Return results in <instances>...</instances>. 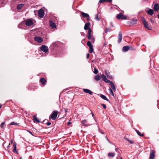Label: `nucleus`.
Returning a JSON list of instances; mask_svg holds the SVG:
<instances>
[{"mask_svg":"<svg viewBox=\"0 0 159 159\" xmlns=\"http://www.w3.org/2000/svg\"><path fill=\"white\" fill-rule=\"evenodd\" d=\"M153 9L155 11H157L159 10V4H155L154 6Z\"/></svg>","mask_w":159,"mask_h":159,"instance_id":"21","label":"nucleus"},{"mask_svg":"<svg viewBox=\"0 0 159 159\" xmlns=\"http://www.w3.org/2000/svg\"><path fill=\"white\" fill-rule=\"evenodd\" d=\"M118 150H119V149L118 148H116V151H117Z\"/></svg>","mask_w":159,"mask_h":159,"instance_id":"53","label":"nucleus"},{"mask_svg":"<svg viewBox=\"0 0 159 159\" xmlns=\"http://www.w3.org/2000/svg\"><path fill=\"white\" fill-rule=\"evenodd\" d=\"M91 111V114L92 116L93 117V118L94 119V114L93 113V112Z\"/></svg>","mask_w":159,"mask_h":159,"instance_id":"44","label":"nucleus"},{"mask_svg":"<svg viewBox=\"0 0 159 159\" xmlns=\"http://www.w3.org/2000/svg\"><path fill=\"white\" fill-rule=\"evenodd\" d=\"M108 155L109 157H113L115 156V153H114L110 152L108 154Z\"/></svg>","mask_w":159,"mask_h":159,"instance_id":"31","label":"nucleus"},{"mask_svg":"<svg viewBox=\"0 0 159 159\" xmlns=\"http://www.w3.org/2000/svg\"><path fill=\"white\" fill-rule=\"evenodd\" d=\"M18 124L14 122H11L10 124V125H17Z\"/></svg>","mask_w":159,"mask_h":159,"instance_id":"38","label":"nucleus"},{"mask_svg":"<svg viewBox=\"0 0 159 159\" xmlns=\"http://www.w3.org/2000/svg\"><path fill=\"white\" fill-rule=\"evenodd\" d=\"M34 40L39 43H41L43 41V39L41 37L38 36L35 37Z\"/></svg>","mask_w":159,"mask_h":159,"instance_id":"9","label":"nucleus"},{"mask_svg":"<svg viewBox=\"0 0 159 159\" xmlns=\"http://www.w3.org/2000/svg\"><path fill=\"white\" fill-rule=\"evenodd\" d=\"M109 85L111 87V89L113 90L115 92L116 90V88L113 82H110V83H109Z\"/></svg>","mask_w":159,"mask_h":159,"instance_id":"14","label":"nucleus"},{"mask_svg":"<svg viewBox=\"0 0 159 159\" xmlns=\"http://www.w3.org/2000/svg\"><path fill=\"white\" fill-rule=\"evenodd\" d=\"M21 158H22V157H20V159H21Z\"/></svg>","mask_w":159,"mask_h":159,"instance_id":"60","label":"nucleus"},{"mask_svg":"<svg viewBox=\"0 0 159 159\" xmlns=\"http://www.w3.org/2000/svg\"><path fill=\"white\" fill-rule=\"evenodd\" d=\"M87 20H89V17H87Z\"/></svg>","mask_w":159,"mask_h":159,"instance_id":"55","label":"nucleus"},{"mask_svg":"<svg viewBox=\"0 0 159 159\" xmlns=\"http://www.w3.org/2000/svg\"><path fill=\"white\" fill-rule=\"evenodd\" d=\"M116 18L118 19L126 20L127 17L126 16L122 15L121 13L116 16Z\"/></svg>","mask_w":159,"mask_h":159,"instance_id":"4","label":"nucleus"},{"mask_svg":"<svg viewBox=\"0 0 159 159\" xmlns=\"http://www.w3.org/2000/svg\"><path fill=\"white\" fill-rule=\"evenodd\" d=\"M129 49V47L128 46H124L123 47L122 51L123 52H126Z\"/></svg>","mask_w":159,"mask_h":159,"instance_id":"19","label":"nucleus"},{"mask_svg":"<svg viewBox=\"0 0 159 159\" xmlns=\"http://www.w3.org/2000/svg\"><path fill=\"white\" fill-rule=\"evenodd\" d=\"M111 25L112 26V27H114L113 25V24H112V22H111Z\"/></svg>","mask_w":159,"mask_h":159,"instance_id":"51","label":"nucleus"},{"mask_svg":"<svg viewBox=\"0 0 159 159\" xmlns=\"http://www.w3.org/2000/svg\"><path fill=\"white\" fill-rule=\"evenodd\" d=\"M33 120L34 122H37V123L40 122L35 116H33Z\"/></svg>","mask_w":159,"mask_h":159,"instance_id":"28","label":"nucleus"},{"mask_svg":"<svg viewBox=\"0 0 159 159\" xmlns=\"http://www.w3.org/2000/svg\"><path fill=\"white\" fill-rule=\"evenodd\" d=\"M136 131L137 134L140 136H144V134H141L140 132L137 130H136Z\"/></svg>","mask_w":159,"mask_h":159,"instance_id":"30","label":"nucleus"},{"mask_svg":"<svg viewBox=\"0 0 159 159\" xmlns=\"http://www.w3.org/2000/svg\"><path fill=\"white\" fill-rule=\"evenodd\" d=\"M5 122H2L0 125V127L1 128H2L3 127L4 125L5 124Z\"/></svg>","mask_w":159,"mask_h":159,"instance_id":"39","label":"nucleus"},{"mask_svg":"<svg viewBox=\"0 0 159 159\" xmlns=\"http://www.w3.org/2000/svg\"><path fill=\"white\" fill-rule=\"evenodd\" d=\"M93 73L95 74H97V73H98V70L96 69V68H94V71H93Z\"/></svg>","mask_w":159,"mask_h":159,"instance_id":"34","label":"nucleus"},{"mask_svg":"<svg viewBox=\"0 0 159 159\" xmlns=\"http://www.w3.org/2000/svg\"><path fill=\"white\" fill-rule=\"evenodd\" d=\"M106 138H107V140H108V141L109 142V143H111L110 141L107 138V137H106Z\"/></svg>","mask_w":159,"mask_h":159,"instance_id":"49","label":"nucleus"},{"mask_svg":"<svg viewBox=\"0 0 159 159\" xmlns=\"http://www.w3.org/2000/svg\"><path fill=\"white\" fill-rule=\"evenodd\" d=\"M101 105L103 107V108H104L105 109H106V105L104 104H102Z\"/></svg>","mask_w":159,"mask_h":159,"instance_id":"41","label":"nucleus"},{"mask_svg":"<svg viewBox=\"0 0 159 159\" xmlns=\"http://www.w3.org/2000/svg\"><path fill=\"white\" fill-rule=\"evenodd\" d=\"M11 144H12V143H13V140H12V139H11Z\"/></svg>","mask_w":159,"mask_h":159,"instance_id":"52","label":"nucleus"},{"mask_svg":"<svg viewBox=\"0 0 159 159\" xmlns=\"http://www.w3.org/2000/svg\"><path fill=\"white\" fill-rule=\"evenodd\" d=\"M143 23L145 27L149 30H151L152 27L148 24L144 19L143 20Z\"/></svg>","mask_w":159,"mask_h":159,"instance_id":"2","label":"nucleus"},{"mask_svg":"<svg viewBox=\"0 0 159 159\" xmlns=\"http://www.w3.org/2000/svg\"><path fill=\"white\" fill-rule=\"evenodd\" d=\"M100 132L101 134H104V132H103L102 131L100 130Z\"/></svg>","mask_w":159,"mask_h":159,"instance_id":"47","label":"nucleus"},{"mask_svg":"<svg viewBox=\"0 0 159 159\" xmlns=\"http://www.w3.org/2000/svg\"><path fill=\"white\" fill-rule=\"evenodd\" d=\"M147 12L149 15H152L154 13V11L152 9H149L148 10Z\"/></svg>","mask_w":159,"mask_h":159,"instance_id":"25","label":"nucleus"},{"mask_svg":"<svg viewBox=\"0 0 159 159\" xmlns=\"http://www.w3.org/2000/svg\"><path fill=\"white\" fill-rule=\"evenodd\" d=\"M25 24L27 26H30L33 24V20L31 19H29L25 21Z\"/></svg>","mask_w":159,"mask_h":159,"instance_id":"8","label":"nucleus"},{"mask_svg":"<svg viewBox=\"0 0 159 159\" xmlns=\"http://www.w3.org/2000/svg\"><path fill=\"white\" fill-rule=\"evenodd\" d=\"M98 95L99 96H100L101 98H102V99L106 100L107 101H109V100L105 95L101 94H98Z\"/></svg>","mask_w":159,"mask_h":159,"instance_id":"16","label":"nucleus"},{"mask_svg":"<svg viewBox=\"0 0 159 159\" xmlns=\"http://www.w3.org/2000/svg\"><path fill=\"white\" fill-rule=\"evenodd\" d=\"M90 24L89 22H88L85 24L84 29L85 30H87L89 29V26L90 25Z\"/></svg>","mask_w":159,"mask_h":159,"instance_id":"22","label":"nucleus"},{"mask_svg":"<svg viewBox=\"0 0 159 159\" xmlns=\"http://www.w3.org/2000/svg\"><path fill=\"white\" fill-rule=\"evenodd\" d=\"M13 146L14 148L13 150V152L16 153V154H18V152L16 151V144L15 142H14L13 143Z\"/></svg>","mask_w":159,"mask_h":159,"instance_id":"20","label":"nucleus"},{"mask_svg":"<svg viewBox=\"0 0 159 159\" xmlns=\"http://www.w3.org/2000/svg\"><path fill=\"white\" fill-rule=\"evenodd\" d=\"M83 90L85 93H88L90 94H92L93 93V92L90 90L89 89H84Z\"/></svg>","mask_w":159,"mask_h":159,"instance_id":"17","label":"nucleus"},{"mask_svg":"<svg viewBox=\"0 0 159 159\" xmlns=\"http://www.w3.org/2000/svg\"><path fill=\"white\" fill-rule=\"evenodd\" d=\"M87 45L89 48V52L90 53H92L93 51V45L91 43L90 41H89L87 42Z\"/></svg>","mask_w":159,"mask_h":159,"instance_id":"7","label":"nucleus"},{"mask_svg":"<svg viewBox=\"0 0 159 159\" xmlns=\"http://www.w3.org/2000/svg\"><path fill=\"white\" fill-rule=\"evenodd\" d=\"M149 21L151 22L152 24H153L154 23L155 21V20L154 19H151L149 20Z\"/></svg>","mask_w":159,"mask_h":159,"instance_id":"33","label":"nucleus"},{"mask_svg":"<svg viewBox=\"0 0 159 159\" xmlns=\"http://www.w3.org/2000/svg\"><path fill=\"white\" fill-rule=\"evenodd\" d=\"M49 24L50 26L52 28L54 29L56 27V25L55 23L52 20L49 21Z\"/></svg>","mask_w":159,"mask_h":159,"instance_id":"15","label":"nucleus"},{"mask_svg":"<svg viewBox=\"0 0 159 159\" xmlns=\"http://www.w3.org/2000/svg\"><path fill=\"white\" fill-rule=\"evenodd\" d=\"M89 57V53H88L87 55V59H88Z\"/></svg>","mask_w":159,"mask_h":159,"instance_id":"46","label":"nucleus"},{"mask_svg":"<svg viewBox=\"0 0 159 159\" xmlns=\"http://www.w3.org/2000/svg\"><path fill=\"white\" fill-rule=\"evenodd\" d=\"M47 125L48 126H49L51 125V123L50 122H48L46 123Z\"/></svg>","mask_w":159,"mask_h":159,"instance_id":"43","label":"nucleus"},{"mask_svg":"<svg viewBox=\"0 0 159 159\" xmlns=\"http://www.w3.org/2000/svg\"><path fill=\"white\" fill-rule=\"evenodd\" d=\"M101 78V75H96L94 78V79L97 81H99Z\"/></svg>","mask_w":159,"mask_h":159,"instance_id":"23","label":"nucleus"},{"mask_svg":"<svg viewBox=\"0 0 159 159\" xmlns=\"http://www.w3.org/2000/svg\"><path fill=\"white\" fill-rule=\"evenodd\" d=\"M44 14V11L43 9H40L38 11V15L40 17H43Z\"/></svg>","mask_w":159,"mask_h":159,"instance_id":"6","label":"nucleus"},{"mask_svg":"<svg viewBox=\"0 0 159 159\" xmlns=\"http://www.w3.org/2000/svg\"><path fill=\"white\" fill-rule=\"evenodd\" d=\"M109 91H110V93L111 94L112 96H113L114 97V95L113 92V91H112V89H111V88H110V89H109Z\"/></svg>","mask_w":159,"mask_h":159,"instance_id":"32","label":"nucleus"},{"mask_svg":"<svg viewBox=\"0 0 159 159\" xmlns=\"http://www.w3.org/2000/svg\"><path fill=\"white\" fill-rule=\"evenodd\" d=\"M120 159H122V158L121 157L120 158Z\"/></svg>","mask_w":159,"mask_h":159,"instance_id":"59","label":"nucleus"},{"mask_svg":"<svg viewBox=\"0 0 159 159\" xmlns=\"http://www.w3.org/2000/svg\"><path fill=\"white\" fill-rule=\"evenodd\" d=\"M106 1V0H100L99 2L100 3H103Z\"/></svg>","mask_w":159,"mask_h":159,"instance_id":"40","label":"nucleus"},{"mask_svg":"<svg viewBox=\"0 0 159 159\" xmlns=\"http://www.w3.org/2000/svg\"><path fill=\"white\" fill-rule=\"evenodd\" d=\"M157 16H158V18H159V15H157Z\"/></svg>","mask_w":159,"mask_h":159,"instance_id":"56","label":"nucleus"},{"mask_svg":"<svg viewBox=\"0 0 159 159\" xmlns=\"http://www.w3.org/2000/svg\"><path fill=\"white\" fill-rule=\"evenodd\" d=\"M109 72L107 70L105 71V74L107 75V77L109 79H112V76L110 75Z\"/></svg>","mask_w":159,"mask_h":159,"instance_id":"26","label":"nucleus"},{"mask_svg":"<svg viewBox=\"0 0 159 159\" xmlns=\"http://www.w3.org/2000/svg\"><path fill=\"white\" fill-rule=\"evenodd\" d=\"M67 110H68V109H66L65 110V112L66 113L67 111Z\"/></svg>","mask_w":159,"mask_h":159,"instance_id":"50","label":"nucleus"},{"mask_svg":"<svg viewBox=\"0 0 159 159\" xmlns=\"http://www.w3.org/2000/svg\"><path fill=\"white\" fill-rule=\"evenodd\" d=\"M155 152L153 150H151L150 154V159H153L155 157Z\"/></svg>","mask_w":159,"mask_h":159,"instance_id":"11","label":"nucleus"},{"mask_svg":"<svg viewBox=\"0 0 159 159\" xmlns=\"http://www.w3.org/2000/svg\"><path fill=\"white\" fill-rule=\"evenodd\" d=\"M95 19H96L98 21H99L100 20V18L98 17V14H97L95 16Z\"/></svg>","mask_w":159,"mask_h":159,"instance_id":"36","label":"nucleus"},{"mask_svg":"<svg viewBox=\"0 0 159 159\" xmlns=\"http://www.w3.org/2000/svg\"><path fill=\"white\" fill-rule=\"evenodd\" d=\"M28 132H29L30 134H31L32 135V133L30 131V130H28Z\"/></svg>","mask_w":159,"mask_h":159,"instance_id":"48","label":"nucleus"},{"mask_svg":"<svg viewBox=\"0 0 159 159\" xmlns=\"http://www.w3.org/2000/svg\"><path fill=\"white\" fill-rule=\"evenodd\" d=\"M88 30V35L87 36V38L88 39L90 40L93 43L94 42V39L93 37V36L91 35V33L92 31V30L90 29H89Z\"/></svg>","mask_w":159,"mask_h":159,"instance_id":"1","label":"nucleus"},{"mask_svg":"<svg viewBox=\"0 0 159 159\" xmlns=\"http://www.w3.org/2000/svg\"><path fill=\"white\" fill-rule=\"evenodd\" d=\"M137 22V19H135L132 20L129 23L132 24H136Z\"/></svg>","mask_w":159,"mask_h":159,"instance_id":"29","label":"nucleus"},{"mask_svg":"<svg viewBox=\"0 0 159 159\" xmlns=\"http://www.w3.org/2000/svg\"><path fill=\"white\" fill-rule=\"evenodd\" d=\"M81 14L83 18L89 17V15L87 13H85L83 12H81Z\"/></svg>","mask_w":159,"mask_h":159,"instance_id":"24","label":"nucleus"},{"mask_svg":"<svg viewBox=\"0 0 159 159\" xmlns=\"http://www.w3.org/2000/svg\"><path fill=\"white\" fill-rule=\"evenodd\" d=\"M102 78L103 80L106 83H110V82H111V81L107 80L106 76L104 74H102L101 75V78Z\"/></svg>","mask_w":159,"mask_h":159,"instance_id":"10","label":"nucleus"},{"mask_svg":"<svg viewBox=\"0 0 159 159\" xmlns=\"http://www.w3.org/2000/svg\"><path fill=\"white\" fill-rule=\"evenodd\" d=\"M126 139L129 143H130L131 144H133L134 143V142L132 140H130L128 139Z\"/></svg>","mask_w":159,"mask_h":159,"instance_id":"35","label":"nucleus"},{"mask_svg":"<svg viewBox=\"0 0 159 159\" xmlns=\"http://www.w3.org/2000/svg\"><path fill=\"white\" fill-rule=\"evenodd\" d=\"M58 111H53L51 115V117L52 120H55L56 119L58 114Z\"/></svg>","mask_w":159,"mask_h":159,"instance_id":"3","label":"nucleus"},{"mask_svg":"<svg viewBox=\"0 0 159 159\" xmlns=\"http://www.w3.org/2000/svg\"><path fill=\"white\" fill-rule=\"evenodd\" d=\"M71 120V119H70L69 121L67 123V125H69L70 124H71V123L70 122V121Z\"/></svg>","mask_w":159,"mask_h":159,"instance_id":"42","label":"nucleus"},{"mask_svg":"<svg viewBox=\"0 0 159 159\" xmlns=\"http://www.w3.org/2000/svg\"><path fill=\"white\" fill-rule=\"evenodd\" d=\"M111 29L106 28L105 30V33H107Z\"/></svg>","mask_w":159,"mask_h":159,"instance_id":"37","label":"nucleus"},{"mask_svg":"<svg viewBox=\"0 0 159 159\" xmlns=\"http://www.w3.org/2000/svg\"><path fill=\"white\" fill-rule=\"evenodd\" d=\"M10 143H9V145L7 147V148H9V147H10Z\"/></svg>","mask_w":159,"mask_h":159,"instance_id":"54","label":"nucleus"},{"mask_svg":"<svg viewBox=\"0 0 159 159\" xmlns=\"http://www.w3.org/2000/svg\"><path fill=\"white\" fill-rule=\"evenodd\" d=\"M24 4H20L17 6V8L19 9H20L24 6Z\"/></svg>","mask_w":159,"mask_h":159,"instance_id":"27","label":"nucleus"},{"mask_svg":"<svg viewBox=\"0 0 159 159\" xmlns=\"http://www.w3.org/2000/svg\"><path fill=\"white\" fill-rule=\"evenodd\" d=\"M30 158H32V156H30Z\"/></svg>","mask_w":159,"mask_h":159,"instance_id":"57","label":"nucleus"},{"mask_svg":"<svg viewBox=\"0 0 159 159\" xmlns=\"http://www.w3.org/2000/svg\"><path fill=\"white\" fill-rule=\"evenodd\" d=\"M40 81L41 83L42 84L43 86L46 84V83L47 82L46 80L43 78H42L40 79Z\"/></svg>","mask_w":159,"mask_h":159,"instance_id":"18","label":"nucleus"},{"mask_svg":"<svg viewBox=\"0 0 159 159\" xmlns=\"http://www.w3.org/2000/svg\"><path fill=\"white\" fill-rule=\"evenodd\" d=\"M40 48L42 51L45 53L48 52V47L45 45H42Z\"/></svg>","mask_w":159,"mask_h":159,"instance_id":"5","label":"nucleus"},{"mask_svg":"<svg viewBox=\"0 0 159 159\" xmlns=\"http://www.w3.org/2000/svg\"><path fill=\"white\" fill-rule=\"evenodd\" d=\"M112 0H106V1L108 2H112Z\"/></svg>","mask_w":159,"mask_h":159,"instance_id":"45","label":"nucleus"},{"mask_svg":"<svg viewBox=\"0 0 159 159\" xmlns=\"http://www.w3.org/2000/svg\"><path fill=\"white\" fill-rule=\"evenodd\" d=\"M82 124L84 126H89L91 125L89 124L86 120H84L81 121Z\"/></svg>","mask_w":159,"mask_h":159,"instance_id":"12","label":"nucleus"},{"mask_svg":"<svg viewBox=\"0 0 159 159\" xmlns=\"http://www.w3.org/2000/svg\"><path fill=\"white\" fill-rule=\"evenodd\" d=\"M122 39V34L121 32L120 31L119 32V34H118V43H120Z\"/></svg>","mask_w":159,"mask_h":159,"instance_id":"13","label":"nucleus"},{"mask_svg":"<svg viewBox=\"0 0 159 159\" xmlns=\"http://www.w3.org/2000/svg\"><path fill=\"white\" fill-rule=\"evenodd\" d=\"M1 107H2V105H0V109L1 108Z\"/></svg>","mask_w":159,"mask_h":159,"instance_id":"58","label":"nucleus"}]
</instances>
